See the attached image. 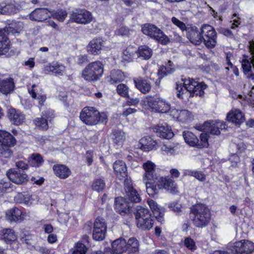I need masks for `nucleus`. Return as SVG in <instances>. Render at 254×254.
Returning <instances> with one entry per match:
<instances>
[{"label":"nucleus","instance_id":"de8ad7c7","mask_svg":"<svg viewBox=\"0 0 254 254\" xmlns=\"http://www.w3.org/2000/svg\"><path fill=\"white\" fill-rule=\"evenodd\" d=\"M17 9L13 4H8L2 6L0 9V12L2 14L9 15L17 12Z\"/></svg>","mask_w":254,"mask_h":254},{"label":"nucleus","instance_id":"49530a36","mask_svg":"<svg viewBox=\"0 0 254 254\" xmlns=\"http://www.w3.org/2000/svg\"><path fill=\"white\" fill-rule=\"evenodd\" d=\"M136 52L132 47H128L123 53V59L126 62H130L133 59L134 53Z\"/></svg>","mask_w":254,"mask_h":254},{"label":"nucleus","instance_id":"0e129e2a","mask_svg":"<svg viewBox=\"0 0 254 254\" xmlns=\"http://www.w3.org/2000/svg\"><path fill=\"white\" fill-rule=\"evenodd\" d=\"M172 21L174 24L178 26L183 31L187 29L186 28V25L184 23L175 17H173L172 18Z\"/></svg>","mask_w":254,"mask_h":254},{"label":"nucleus","instance_id":"c756f323","mask_svg":"<svg viewBox=\"0 0 254 254\" xmlns=\"http://www.w3.org/2000/svg\"><path fill=\"white\" fill-rule=\"evenodd\" d=\"M53 168L55 175L61 179L67 178L71 173L69 169L64 165H55Z\"/></svg>","mask_w":254,"mask_h":254},{"label":"nucleus","instance_id":"473e14b6","mask_svg":"<svg viewBox=\"0 0 254 254\" xmlns=\"http://www.w3.org/2000/svg\"><path fill=\"white\" fill-rule=\"evenodd\" d=\"M148 204L152 210L154 216L158 221L162 223L163 221L164 214L160 211V209L157 203L153 200L151 199L148 200Z\"/></svg>","mask_w":254,"mask_h":254},{"label":"nucleus","instance_id":"e433bc0d","mask_svg":"<svg viewBox=\"0 0 254 254\" xmlns=\"http://www.w3.org/2000/svg\"><path fill=\"white\" fill-rule=\"evenodd\" d=\"M125 79L124 73L120 70H112L110 73V82L111 84L123 81Z\"/></svg>","mask_w":254,"mask_h":254},{"label":"nucleus","instance_id":"ddd939ff","mask_svg":"<svg viewBox=\"0 0 254 254\" xmlns=\"http://www.w3.org/2000/svg\"><path fill=\"white\" fill-rule=\"evenodd\" d=\"M6 175L10 181L16 184H22L28 181V176L25 172L15 168L9 169Z\"/></svg>","mask_w":254,"mask_h":254},{"label":"nucleus","instance_id":"f704fd0d","mask_svg":"<svg viewBox=\"0 0 254 254\" xmlns=\"http://www.w3.org/2000/svg\"><path fill=\"white\" fill-rule=\"evenodd\" d=\"M152 49L146 45L139 47L137 52L138 57L143 60L149 59L152 56Z\"/></svg>","mask_w":254,"mask_h":254},{"label":"nucleus","instance_id":"9b49d317","mask_svg":"<svg viewBox=\"0 0 254 254\" xmlns=\"http://www.w3.org/2000/svg\"><path fill=\"white\" fill-rule=\"evenodd\" d=\"M254 251V243L243 240L234 243L232 251L236 254H250Z\"/></svg>","mask_w":254,"mask_h":254},{"label":"nucleus","instance_id":"f03ea898","mask_svg":"<svg viewBox=\"0 0 254 254\" xmlns=\"http://www.w3.org/2000/svg\"><path fill=\"white\" fill-rule=\"evenodd\" d=\"M190 214L193 225L198 228L205 227L210 222V210L205 204L198 203L192 206Z\"/></svg>","mask_w":254,"mask_h":254},{"label":"nucleus","instance_id":"4d7b16f0","mask_svg":"<svg viewBox=\"0 0 254 254\" xmlns=\"http://www.w3.org/2000/svg\"><path fill=\"white\" fill-rule=\"evenodd\" d=\"M252 58H251V61L250 62L248 60H243L242 62V66L244 72H248L251 70L252 64L254 68V64H253V54L251 53Z\"/></svg>","mask_w":254,"mask_h":254},{"label":"nucleus","instance_id":"4c0bfd02","mask_svg":"<svg viewBox=\"0 0 254 254\" xmlns=\"http://www.w3.org/2000/svg\"><path fill=\"white\" fill-rule=\"evenodd\" d=\"M112 138L114 143L121 145L126 139L125 132L121 130L115 129L113 131Z\"/></svg>","mask_w":254,"mask_h":254},{"label":"nucleus","instance_id":"2f4dec72","mask_svg":"<svg viewBox=\"0 0 254 254\" xmlns=\"http://www.w3.org/2000/svg\"><path fill=\"white\" fill-rule=\"evenodd\" d=\"M0 239L8 243L14 241L16 239V236L12 229H3L0 231Z\"/></svg>","mask_w":254,"mask_h":254},{"label":"nucleus","instance_id":"7c9ffc66","mask_svg":"<svg viewBox=\"0 0 254 254\" xmlns=\"http://www.w3.org/2000/svg\"><path fill=\"white\" fill-rule=\"evenodd\" d=\"M139 242L135 238H130L127 241L126 252L128 254H135L139 251Z\"/></svg>","mask_w":254,"mask_h":254},{"label":"nucleus","instance_id":"72a5a7b5","mask_svg":"<svg viewBox=\"0 0 254 254\" xmlns=\"http://www.w3.org/2000/svg\"><path fill=\"white\" fill-rule=\"evenodd\" d=\"M47 73L50 72L54 73L56 75H62L65 71V67L62 64H55L47 65L45 67Z\"/></svg>","mask_w":254,"mask_h":254},{"label":"nucleus","instance_id":"ea45409f","mask_svg":"<svg viewBox=\"0 0 254 254\" xmlns=\"http://www.w3.org/2000/svg\"><path fill=\"white\" fill-rule=\"evenodd\" d=\"M167 66V67L165 66H161L159 70L158 74L161 77H163L174 71L175 69L173 67V63L171 61L168 62Z\"/></svg>","mask_w":254,"mask_h":254},{"label":"nucleus","instance_id":"9d476101","mask_svg":"<svg viewBox=\"0 0 254 254\" xmlns=\"http://www.w3.org/2000/svg\"><path fill=\"white\" fill-rule=\"evenodd\" d=\"M202 42L209 49L213 48L216 44V33L210 25H203L201 28Z\"/></svg>","mask_w":254,"mask_h":254},{"label":"nucleus","instance_id":"e2e57ef3","mask_svg":"<svg viewBox=\"0 0 254 254\" xmlns=\"http://www.w3.org/2000/svg\"><path fill=\"white\" fill-rule=\"evenodd\" d=\"M15 165L17 167V168L15 169L17 170H20V171H24L28 168V165L23 161H18L16 162Z\"/></svg>","mask_w":254,"mask_h":254},{"label":"nucleus","instance_id":"37998d69","mask_svg":"<svg viewBox=\"0 0 254 254\" xmlns=\"http://www.w3.org/2000/svg\"><path fill=\"white\" fill-rule=\"evenodd\" d=\"M49 12L51 13L52 17L60 21H64L67 16V12L65 10H58L57 11L49 10Z\"/></svg>","mask_w":254,"mask_h":254},{"label":"nucleus","instance_id":"6e6d98bb","mask_svg":"<svg viewBox=\"0 0 254 254\" xmlns=\"http://www.w3.org/2000/svg\"><path fill=\"white\" fill-rule=\"evenodd\" d=\"M12 155V152L9 147L3 145L0 146V157L10 158Z\"/></svg>","mask_w":254,"mask_h":254},{"label":"nucleus","instance_id":"4468645a","mask_svg":"<svg viewBox=\"0 0 254 254\" xmlns=\"http://www.w3.org/2000/svg\"><path fill=\"white\" fill-rule=\"evenodd\" d=\"M71 18L76 23L87 24L92 21V15L91 12L85 9H77L72 12Z\"/></svg>","mask_w":254,"mask_h":254},{"label":"nucleus","instance_id":"bb28decb","mask_svg":"<svg viewBox=\"0 0 254 254\" xmlns=\"http://www.w3.org/2000/svg\"><path fill=\"white\" fill-rule=\"evenodd\" d=\"M140 148L145 151H148L156 148L157 142L149 136H145L139 140Z\"/></svg>","mask_w":254,"mask_h":254},{"label":"nucleus","instance_id":"864d4df0","mask_svg":"<svg viewBox=\"0 0 254 254\" xmlns=\"http://www.w3.org/2000/svg\"><path fill=\"white\" fill-rule=\"evenodd\" d=\"M133 30L129 29L126 26H122L115 31L117 35H120L123 37H128L133 32Z\"/></svg>","mask_w":254,"mask_h":254},{"label":"nucleus","instance_id":"774afa93","mask_svg":"<svg viewBox=\"0 0 254 254\" xmlns=\"http://www.w3.org/2000/svg\"><path fill=\"white\" fill-rule=\"evenodd\" d=\"M11 183L10 181L5 180H2L0 182V189L2 190V191L4 190V189L10 188Z\"/></svg>","mask_w":254,"mask_h":254},{"label":"nucleus","instance_id":"2eb2a0df","mask_svg":"<svg viewBox=\"0 0 254 254\" xmlns=\"http://www.w3.org/2000/svg\"><path fill=\"white\" fill-rule=\"evenodd\" d=\"M152 129L158 136L163 138L169 139L174 136L171 128L165 122L159 123L152 127Z\"/></svg>","mask_w":254,"mask_h":254},{"label":"nucleus","instance_id":"603ef678","mask_svg":"<svg viewBox=\"0 0 254 254\" xmlns=\"http://www.w3.org/2000/svg\"><path fill=\"white\" fill-rule=\"evenodd\" d=\"M158 106L159 108L158 110H156V112L166 113H168L170 110V105L168 103H166L165 101L162 99H160L158 103Z\"/></svg>","mask_w":254,"mask_h":254},{"label":"nucleus","instance_id":"680f3d73","mask_svg":"<svg viewBox=\"0 0 254 254\" xmlns=\"http://www.w3.org/2000/svg\"><path fill=\"white\" fill-rule=\"evenodd\" d=\"M169 208L178 215L180 214V213L182 212L181 205L177 202H174L170 203L169 204Z\"/></svg>","mask_w":254,"mask_h":254},{"label":"nucleus","instance_id":"c9c22d12","mask_svg":"<svg viewBox=\"0 0 254 254\" xmlns=\"http://www.w3.org/2000/svg\"><path fill=\"white\" fill-rule=\"evenodd\" d=\"M183 137L187 143L190 146L197 147V143L199 140L197 137L191 132L185 131L183 132Z\"/></svg>","mask_w":254,"mask_h":254},{"label":"nucleus","instance_id":"052dcab7","mask_svg":"<svg viewBox=\"0 0 254 254\" xmlns=\"http://www.w3.org/2000/svg\"><path fill=\"white\" fill-rule=\"evenodd\" d=\"M185 246L190 250L191 251H194L196 250V246H195V242L190 238H187L184 241Z\"/></svg>","mask_w":254,"mask_h":254},{"label":"nucleus","instance_id":"6ab92c4d","mask_svg":"<svg viewBox=\"0 0 254 254\" xmlns=\"http://www.w3.org/2000/svg\"><path fill=\"white\" fill-rule=\"evenodd\" d=\"M114 169L116 173L117 178L120 180H125L128 179L127 169L126 164L122 160L116 161L113 165Z\"/></svg>","mask_w":254,"mask_h":254},{"label":"nucleus","instance_id":"c85d7f7f","mask_svg":"<svg viewBox=\"0 0 254 254\" xmlns=\"http://www.w3.org/2000/svg\"><path fill=\"white\" fill-rule=\"evenodd\" d=\"M133 82L135 87L143 94L148 93L151 89L150 83L147 80L142 78H134Z\"/></svg>","mask_w":254,"mask_h":254},{"label":"nucleus","instance_id":"c03bdc74","mask_svg":"<svg viewBox=\"0 0 254 254\" xmlns=\"http://www.w3.org/2000/svg\"><path fill=\"white\" fill-rule=\"evenodd\" d=\"M146 102L148 107L156 112V110H158L159 108L158 106V103L160 100V98L154 97L152 96H147L146 97Z\"/></svg>","mask_w":254,"mask_h":254},{"label":"nucleus","instance_id":"13d9d810","mask_svg":"<svg viewBox=\"0 0 254 254\" xmlns=\"http://www.w3.org/2000/svg\"><path fill=\"white\" fill-rule=\"evenodd\" d=\"M87 249L85 245L81 243H77L72 254H86Z\"/></svg>","mask_w":254,"mask_h":254},{"label":"nucleus","instance_id":"39448f33","mask_svg":"<svg viewBox=\"0 0 254 254\" xmlns=\"http://www.w3.org/2000/svg\"><path fill=\"white\" fill-rule=\"evenodd\" d=\"M134 213L138 228L144 230H149L152 228L154 221L148 209L137 206L136 211Z\"/></svg>","mask_w":254,"mask_h":254},{"label":"nucleus","instance_id":"a878e982","mask_svg":"<svg viewBox=\"0 0 254 254\" xmlns=\"http://www.w3.org/2000/svg\"><path fill=\"white\" fill-rule=\"evenodd\" d=\"M0 142L1 145L7 146H13L16 143V139L8 132L0 130Z\"/></svg>","mask_w":254,"mask_h":254},{"label":"nucleus","instance_id":"79ce46f5","mask_svg":"<svg viewBox=\"0 0 254 254\" xmlns=\"http://www.w3.org/2000/svg\"><path fill=\"white\" fill-rule=\"evenodd\" d=\"M48 118L47 116H42L41 118H37L34 120V123L37 127L43 130H47L48 128Z\"/></svg>","mask_w":254,"mask_h":254},{"label":"nucleus","instance_id":"bf43d9fd","mask_svg":"<svg viewBox=\"0 0 254 254\" xmlns=\"http://www.w3.org/2000/svg\"><path fill=\"white\" fill-rule=\"evenodd\" d=\"M200 142L197 143V147L201 148L207 147L208 143V134L207 133H201L200 135Z\"/></svg>","mask_w":254,"mask_h":254},{"label":"nucleus","instance_id":"a18cd8bd","mask_svg":"<svg viewBox=\"0 0 254 254\" xmlns=\"http://www.w3.org/2000/svg\"><path fill=\"white\" fill-rule=\"evenodd\" d=\"M93 229L107 231V224L105 219L102 217H97L94 221Z\"/></svg>","mask_w":254,"mask_h":254},{"label":"nucleus","instance_id":"a19ab883","mask_svg":"<svg viewBox=\"0 0 254 254\" xmlns=\"http://www.w3.org/2000/svg\"><path fill=\"white\" fill-rule=\"evenodd\" d=\"M91 188L93 190L98 192L103 191L105 188L104 180L101 178L95 179L93 182Z\"/></svg>","mask_w":254,"mask_h":254},{"label":"nucleus","instance_id":"8fccbe9b","mask_svg":"<svg viewBox=\"0 0 254 254\" xmlns=\"http://www.w3.org/2000/svg\"><path fill=\"white\" fill-rule=\"evenodd\" d=\"M192 118L191 113L188 110H180L179 115V120L181 122H185L189 121Z\"/></svg>","mask_w":254,"mask_h":254},{"label":"nucleus","instance_id":"3c124183","mask_svg":"<svg viewBox=\"0 0 254 254\" xmlns=\"http://www.w3.org/2000/svg\"><path fill=\"white\" fill-rule=\"evenodd\" d=\"M106 232L107 231L102 230H97L93 229L92 232L93 239L95 241H101L104 239Z\"/></svg>","mask_w":254,"mask_h":254},{"label":"nucleus","instance_id":"b1692460","mask_svg":"<svg viewBox=\"0 0 254 254\" xmlns=\"http://www.w3.org/2000/svg\"><path fill=\"white\" fill-rule=\"evenodd\" d=\"M22 212L17 207H14L5 212L6 219L10 222H16L22 219Z\"/></svg>","mask_w":254,"mask_h":254},{"label":"nucleus","instance_id":"423d86ee","mask_svg":"<svg viewBox=\"0 0 254 254\" xmlns=\"http://www.w3.org/2000/svg\"><path fill=\"white\" fill-rule=\"evenodd\" d=\"M142 33L149 36L163 45H167L170 42V39L164 32L156 26L150 23H146L141 26Z\"/></svg>","mask_w":254,"mask_h":254},{"label":"nucleus","instance_id":"cd10ccee","mask_svg":"<svg viewBox=\"0 0 254 254\" xmlns=\"http://www.w3.org/2000/svg\"><path fill=\"white\" fill-rule=\"evenodd\" d=\"M15 87L13 79L8 78L0 81V91L3 94L12 92Z\"/></svg>","mask_w":254,"mask_h":254},{"label":"nucleus","instance_id":"f257e3e1","mask_svg":"<svg viewBox=\"0 0 254 254\" xmlns=\"http://www.w3.org/2000/svg\"><path fill=\"white\" fill-rule=\"evenodd\" d=\"M183 80L184 81L183 85L182 83H177L176 84L178 97L183 98L182 95L184 93L185 91L186 93L189 92L190 96L193 97L194 95H198L202 97L203 96L204 94V90L207 87V85L204 82H199L190 78L184 79Z\"/></svg>","mask_w":254,"mask_h":254},{"label":"nucleus","instance_id":"393cba45","mask_svg":"<svg viewBox=\"0 0 254 254\" xmlns=\"http://www.w3.org/2000/svg\"><path fill=\"white\" fill-rule=\"evenodd\" d=\"M7 116L10 122L16 125L22 124L24 120V116L19 111L14 108H10L8 110Z\"/></svg>","mask_w":254,"mask_h":254},{"label":"nucleus","instance_id":"09e8293b","mask_svg":"<svg viewBox=\"0 0 254 254\" xmlns=\"http://www.w3.org/2000/svg\"><path fill=\"white\" fill-rule=\"evenodd\" d=\"M35 87V84H33L32 86L31 90L29 91V93L31 94L32 97L33 99H37L39 101V104L42 106L46 100V96L37 94L35 91V89H34Z\"/></svg>","mask_w":254,"mask_h":254},{"label":"nucleus","instance_id":"dca6fc26","mask_svg":"<svg viewBox=\"0 0 254 254\" xmlns=\"http://www.w3.org/2000/svg\"><path fill=\"white\" fill-rule=\"evenodd\" d=\"M187 37L193 44L199 45L202 42L201 31L199 32L195 27H189L186 29Z\"/></svg>","mask_w":254,"mask_h":254},{"label":"nucleus","instance_id":"f8f14e48","mask_svg":"<svg viewBox=\"0 0 254 254\" xmlns=\"http://www.w3.org/2000/svg\"><path fill=\"white\" fill-rule=\"evenodd\" d=\"M114 207L117 212L123 215L132 212L131 203L127 202L126 198L122 197L115 199Z\"/></svg>","mask_w":254,"mask_h":254},{"label":"nucleus","instance_id":"4be33fe9","mask_svg":"<svg viewBox=\"0 0 254 254\" xmlns=\"http://www.w3.org/2000/svg\"><path fill=\"white\" fill-rule=\"evenodd\" d=\"M8 28L0 29V55H5L9 50V42L7 37Z\"/></svg>","mask_w":254,"mask_h":254},{"label":"nucleus","instance_id":"69168bd1","mask_svg":"<svg viewBox=\"0 0 254 254\" xmlns=\"http://www.w3.org/2000/svg\"><path fill=\"white\" fill-rule=\"evenodd\" d=\"M193 177L200 182H204L206 180L205 175L201 171H195Z\"/></svg>","mask_w":254,"mask_h":254},{"label":"nucleus","instance_id":"a211bd4d","mask_svg":"<svg viewBox=\"0 0 254 254\" xmlns=\"http://www.w3.org/2000/svg\"><path fill=\"white\" fill-rule=\"evenodd\" d=\"M124 186L127 193L126 199L131 202H139L140 201V197L136 190L132 187L130 180L126 179Z\"/></svg>","mask_w":254,"mask_h":254},{"label":"nucleus","instance_id":"f3484780","mask_svg":"<svg viewBox=\"0 0 254 254\" xmlns=\"http://www.w3.org/2000/svg\"><path fill=\"white\" fill-rule=\"evenodd\" d=\"M226 120L236 126H240L245 121V118L240 110L235 109L232 110L227 114Z\"/></svg>","mask_w":254,"mask_h":254},{"label":"nucleus","instance_id":"5701e85b","mask_svg":"<svg viewBox=\"0 0 254 254\" xmlns=\"http://www.w3.org/2000/svg\"><path fill=\"white\" fill-rule=\"evenodd\" d=\"M127 240L123 238H120L115 240L112 244V249H111V253L122 254L126 252Z\"/></svg>","mask_w":254,"mask_h":254},{"label":"nucleus","instance_id":"412c9836","mask_svg":"<svg viewBox=\"0 0 254 254\" xmlns=\"http://www.w3.org/2000/svg\"><path fill=\"white\" fill-rule=\"evenodd\" d=\"M103 42L101 38L93 39L87 46V52L92 55H98L103 46Z\"/></svg>","mask_w":254,"mask_h":254},{"label":"nucleus","instance_id":"338daca9","mask_svg":"<svg viewBox=\"0 0 254 254\" xmlns=\"http://www.w3.org/2000/svg\"><path fill=\"white\" fill-rule=\"evenodd\" d=\"M36 250L41 254H51V250L44 246H37Z\"/></svg>","mask_w":254,"mask_h":254},{"label":"nucleus","instance_id":"1a4fd4ad","mask_svg":"<svg viewBox=\"0 0 254 254\" xmlns=\"http://www.w3.org/2000/svg\"><path fill=\"white\" fill-rule=\"evenodd\" d=\"M226 123L220 121H208L204 123L203 125L196 126L197 129L200 131H205L213 135H219L220 129H226Z\"/></svg>","mask_w":254,"mask_h":254},{"label":"nucleus","instance_id":"7ed1b4c3","mask_svg":"<svg viewBox=\"0 0 254 254\" xmlns=\"http://www.w3.org/2000/svg\"><path fill=\"white\" fill-rule=\"evenodd\" d=\"M80 120L87 125L93 126L98 124L106 125L108 121L107 115L100 113L93 107H85L80 112Z\"/></svg>","mask_w":254,"mask_h":254},{"label":"nucleus","instance_id":"6e6552de","mask_svg":"<svg viewBox=\"0 0 254 254\" xmlns=\"http://www.w3.org/2000/svg\"><path fill=\"white\" fill-rule=\"evenodd\" d=\"M142 167L145 171L143 175V181L147 189V187L151 186L158 179V176L155 172L156 165L148 160L143 164Z\"/></svg>","mask_w":254,"mask_h":254},{"label":"nucleus","instance_id":"5fc2aeb1","mask_svg":"<svg viewBox=\"0 0 254 254\" xmlns=\"http://www.w3.org/2000/svg\"><path fill=\"white\" fill-rule=\"evenodd\" d=\"M117 92L119 94L124 97H128V88L125 84H120L117 88Z\"/></svg>","mask_w":254,"mask_h":254},{"label":"nucleus","instance_id":"0eeeda50","mask_svg":"<svg viewBox=\"0 0 254 254\" xmlns=\"http://www.w3.org/2000/svg\"><path fill=\"white\" fill-rule=\"evenodd\" d=\"M103 73V65L99 61L89 64L83 70L82 76L87 81L97 80Z\"/></svg>","mask_w":254,"mask_h":254},{"label":"nucleus","instance_id":"aec40b11","mask_svg":"<svg viewBox=\"0 0 254 254\" xmlns=\"http://www.w3.org/2000/svg\"><path fill=\"white\" fill-rule=\"evenodd\" d=\"M49 10L46 8H36L30 13L29 18L33 21H43L50 17V15L48 14Z\"/></svg>","mask_w":254,"mask_h":254},{"label":"nucleus","instance_id":"58836bf2","mask_svg":"<svg viewBox=\"0 0 254 254\" xmlns=\"http://www.w3.org/2000/svg\"><path fill=\"white\" fill-rule=\"evenodd\" d=\"M43 162L44 160L39 153H33L29 158V163L33 167H39Z\"/></svg>","mask_w":254,"mask_h":254},{"label":"nucleus","instance_id":"20e7f679","mask_svg":"<svg viewBox=\"0 0 254 254\" xmlns=\"http://www.w3.org/2000/svg\"><path fill=\"white\" fill-rule=\"evenodd\" d=\"M155 185L152 184L147 187V192L150 195L154 196L158 193L159 190L165 189L174 193L176 190V184L169 176L161 177L157 180Z\"/></svg>","mask_w":254,"mask_h":254}]
</instances>
